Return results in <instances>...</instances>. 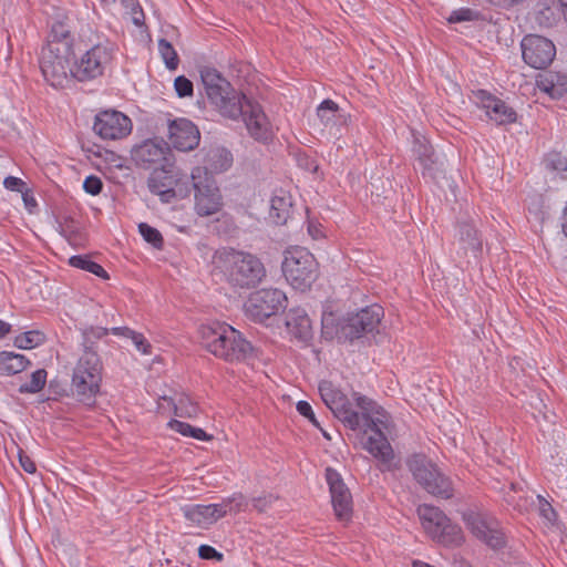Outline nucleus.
<instances>
[{"mask_svg": "<svg viewBox=\"0 0 567 567\" xmlns=\"http://www.w3.org/2000/svg\"><path fill=\"white\" fill-rule=\"evenodd\" d=\"M318 389L324 404L346 427L351 431L373 433L367 439L363 447L380 461L382 471L391 470L394 454L382 431L388 423V415L383 408L370 398L355 392L353 399L357 410H354L348 396L328 380L321 381Z\"/></svg>", "mask_w": 567, "mask_h": 567, "instance_id": "obj_1", "label": "nucleus"}, {"mask_svg": "<svg viewBox=\"0 0 567 567\" xmlns=\"http://www.w3.org/2000/svg\"><path fill=\"white\" fill-rule=\"evenodd\" d=\"M200 78L207 99L223 116L231 120L241 117L250 136L257 141L270 138V122L259 103L237 92L214 68H203Z\"/></svg>", "mask_w": 567, "mask_h": 567, "instance_id": "obj_2", "label": "nucleus"}, {"mask_svg": "<svg viewBox=\"0 0 567 567\" xmlns=\"http://www.w3.org/2000/svg\"><path fill=\"white\" fill-rule=\"evenodd\" d=\"M212 265L214 271L235 290L254 289L267 276L264 262L256 255L230 247L217 249Z\"/></svg>", "mask_w": 567, "mask_h": 567, "instance_id": "obj_3", "label": "nucleus"}, {"mask_svg": "<svg viewBox=\"0 0 567 567\" xmlns=\"http://www.w3.org/2000/svg\"><path fill=\"white\" fill-rule=\"evenodd\" d=\"M200 334L204 347L215 357L227 362H241L250 358L254 347L243 333L229 324L203 326Z\"/></svg>", "mask_w": 567, "mask_h": 567, "instance_id": "obj_4", "label": "nucleus"}, {"mask_svg": "<svg viewBox=\"0 0 567 567\" xmlns=\"http://www.w3.org/2000/svg\"><path fill=\"white\" fill-rule=\"evenodd\" d=\"M382 317L383 309L373 305L342 318L337 323L336 329L329 327V320L332 321V318H323L322 334L327 339L337 338L339 342H352L367 333L373 332L380 324Z\"/></svg>", "mask_w": 567, "mask_h": 567, "instance_id": "obj_5", "label": "nucleus"}, {"mask_svg": "<svg viewBox=\"0 0 567 567\" xmlns=\"http://www.w3.org/2000/svg\"><path fill=\"white\" fill-rule=\"evenodd\" d=\"M102 362L96 350H83L72 375V391L78 401L92 405L100 391Z\"/></svg>", "mask_w": 567, "mask_h": 567, "instance_id": "obj_6", "label": "nucleus"}, {"mask_svg": "<svg viewBox=\"0 0 567 567\" xmlns=\"http://www.w3.org/2000/svg\"><path fill=\"white\" fill-rule=\"evenodd\" d=\"M282 272L295 289L305 291L317 280L319 265L308 249L291 247L285 251Z\"/></svg>", "mask_w": 567, "mask_h": 567, "instance_id": "obj_7", "label": "nucleus"}, {"mask_svg": "<svg viewBox=\"0 0 567 567\" xmlns=\"http://www.w3.org/2000/svg\"><path fill=\"white\" fill-rule=\"evenodd\" d=\"M417 515L425 533L439 544L444 546H458L464 540L462 528L437 507L420 505Z\"/></svg>", "mask_w": 567, "mask_h": 567, "instance_id": "obj_8", "label": "nucleus"}, {"mask_svg": "<svg viewBox=\"0 0 567 567\" xmlns=\"http://www.w3.org/2000/svg\"><path fill=\"white\" fill-rule=\"evenodd\" d=\"M114 58V44L103 39L87 49L71 70V76L80 82L91 81L102 76Z\"/></svg>", "mask_w": 567, "mask_h": 567, "instance_id": "obj_9", "label": "nucleus"}, {"mask_svg": "<svg viewBox=\"0 0 567 567\" xmlns=\"http://www.w3.org/2000/svg\"><path fill=\"white\" fill-rule=\"evenodd\" d=\"M73 55L71 43L48 42L42 49L40 68L44 79L53 87H62L71 75L72 66L70 65Z\"/></svg>", "mask_w": 567, "mask_h": 567, "instance_id": "obj_10", "label": "nucleus"}, {"mask_svg": "<svg viewBox=\"0 0 567 567\" xmlns=\"http://www.w3.org/2000/svg\"><path fill=\"white\" fill-rule=\"evenodd\" d=\"M408 466L415 481L430 494L444 499L453 496L454 489L450 478L424 455H413L408 461Z\"/></svg>", "mask_w": 567, "mask_h": 567, "instance_id": "obj_11", "label": "nucleus"}, {"mask_svg": "<svg viewBox=\"0 0 567 567\" xmlns=\"http://www.w3.org/2000/svg\"><path fill=\"white\" fill-rule=\"evenodd\" d=\"M288 299L284 291L277 288L259 289L248 297L244 305L245 313L256 322H264L287 308Z\"/></svg>", "mask_w": 567, "mask_h": 567, "instance_id": "obj_12", "label": "nucleus"}, {"mask_svg": "<svg viewBox=\"0 0 567 567\" xmlns=\"http://www.w3.org/2000/svg\"><path fill=\"white\" fill-rule=\"evenodd\" d=\"M192 181L195 189V210L199 216H210L221 209L223 200L213 176L199 166L193 168Z\"/></svg>", "mask_w": 567, "mask_h": 567, "instance_id": "obj_13", "label": "nucleus"}, {"mask_svg": "<svg viewBox=\"0 0 567 567\" xmlns=\"http://www.w3.org/2000/svg\"><path fill=\"white\" fill-rule=\"evenodd\" d=\"M463 520L467 529L492 549L505 547V534L494 517L480 512L466 511L463 513Z\"/></svg>", "mask_w": 567, "mask_h": 567, "instance_id": "obj_14", "label": "nucleus"}, {"mask_svg": "<svg viewBox=\"0 0 567 567\" xmlns=\"http://www.w3.org/2000/svg\"><path fill=\"white\" fill-rule=\"evenodd\" d=\"M520 48L524 62L536 70L546 69L556 56L553 41L538 34L525 35Z\"/></svg>", "mask_w": 567, "mask_h": 567, "instance_id": "obj_15", "label": "nucleus"}, {"mask_svg": "<svg viewBox=\"0 0 567 567\" xmlns=\"http://www.w3.org/2000/svg\"><path fill=\"white\" fill-rule=\"evenodd\" d=\"M171 148L163 140H146L132 151V159L144 169L173 167Z\"/></svg>", "mask_w": 567, "mask_h": 567, "instance_id": "obj_16", "label": "nucleus"}, {"mask_svg": "<svg viewBox=\"0 0 567 567\" xmlns=\"http://www.w3.org/2000/svg\"><path fill=\"white\" fill-rule=\"evenodd\" d=\"M93 131L105 141L122 140L132 132V121L115 110L101 111L95 115Z\"/></svg>", "mask_w": 567, "mask_h": 567, "instance_id": "obj_17", "label": "nucleus"}, {"mask_svg": "<svg viewBox=\"0 0 567 567\" xmlns=\"http://www.w3.org/2000/svg\"><path fill=\"white\" fill-rule=\"evenodd\" d=\"M326 480L331 494V503L334 515L340 522H349L352 516V495L341 478V475L333 468L326 470Z\"/></svg>", "mask_w": 567, "mask_h": 567, "instance_id": "obj_18", "label": "nucleus"}, {"mask_svg": "<svg viewBox=\"0 0 567 567\" xmlns=\"http://www.w3.org/2000/svg\"><path fill=\"white\" fill-rule=\"evenodd\" d=\"M168 140L175 150L188 152L198 146L200 134L189 120L178 118L169 123Z\"/></svg>", "mask_w": 567, "mask_h": 567, "instance_id": "obj_19", "label": "nucleus"}, {"mask_svg": "<svg viewBox=\"0 0 567 567\" xmlns=\"http://www.w3.org/2000/svg\"><path fill=\"white\" fill-rule=\"evenodd\" d=\"M477 102L485 110L486 115L497 125L514 123L516 112L503 100L492 95L485 90H478L475 93Z\"/></svg>", "mask_w": 567, "mask_h": 567, "instance_id": "obj_20", "label": "nucleus"}, {"mask_svg": "<svg viewBox=\"0 0 567 567\" xmlns=\"http://www.w3.org/2000/svg\"><path fill=\"white\" fill-rule=\"evenodd\" d=\"M182 511L187 520L199 527L212 525L227 515L226 505L219 504L186 505Z\"/></svg>", "mask_w": 567, "mask_h": 567, "instance_id": "obj_21", "label": "nucleus"}, {"mask_svg": "<svg viewBox=\"0 0 567 567\" xmlns=\"http://www.w3.org/2000/svg\"><path fill=\"white\" fill-rule=\"evenodd\" d=\"M173 167H157L153 168L148 179L147 186L152 194L158 195L161 200L169 203L175 196L173 185Z\"/></svg>", "mask_w": 567, "mask_h": 567, "instance_id": "obj_22", "label": "nucleus"}, {"mask_svg": "<svg viewBox=\"0 0 567 567\" xmlns=\"http://www.w3.org/2000/svg\"><path fill=\"white\" fill-rule=\"evenodd\" d=\"M412 153L423 176L433 177L439 169V162L432 145L425 138H415Z\"/></svg>", "mask_w": 567, "mask_h": 567, "instance_id": "obj_23", "label": "nucleus"}, {"mask_svg": "<svg viewBox=\"0 0 567 567\" xmlns=\"http://www.w3.org/2000/svg\"><path fill=\"white\" fill-rule=\"evenodd\" d=\"M289 332L301 341H309L312 338L311 320L303 309H290L286 321Z\"/></svg>", "mask_w": 567, "mask_h": 567, "instance_id": "obj_24", "label": "nucleus"}, {"mask_svg": "<svg viewBox=\"0 0 567 567\" xmlns=\"http://www.w3.org/2000/svg\"><path fill=\"white\" fill-rule=\"evenodd\" d=\"M206 174L213 176V174L221 173L227 171L233 163V155L229 151L223 147L210 148L206 152L203 158Z\"/></svg>", "mask_w": 567, "mask_h": 567, "instance_id": "obj_25", "label": "nucleus"}, {"mask_svg": "<svg viewBox=\"0 0 567 567\" xmlns=\"http://www.w3.org/2000/svg\"><path fill=\"white\" fill-rule=\"evenodd\" d=\"M538 87L551 99L565 97L567 96V75L559 72H549L538 81Z\"/></svg>", "mask_w": 567, "mask_h": 567, "instance_id": "obj_26", "label": "nucleus"}, {"mask_svg": "<svg viewBox=\"0 0 567 567\" xmlns=\"http://www.w3.org/2000/svg\"><path fill=\"white\" fill-rule=\"evenodd\" d=\"M457 239L461 248L467 252L473 251L475 255L482 249V240L475 228L470 221H461L457 224Z\"/></svg>", "mask_w": 567, "mask_h": 567, "instance_id": "obj_27", "label": "nucleus"}, {"mask_svg": "<svg viewBox=\"0 0 567 567\" xmlns=\"http://www.w3.org/2000/svg\"><path fill=\"white\" fill-rule=\"evenodd\" d=\"M291 208V197L280 190L270 200L269 217L276 225H285L290 217Z\"/></svg>", "mask_w": 567, "mask_h": 567, "instance_id": "obj_28", "label": "nucleus"}, {"mask_svg": "<svg viewBox=\"0 0 567 567\" xmlns=\"http://www.w3.org/2000/svg\"><path fill=\"white\" fill-rule=\"evenodd\" d=\"M30 361L20 353L12 351L0 352V374L1 375H14L24 371Z\"/></svg>", "mask_w": 567, "mask_h": 567, "instance_id": "obj_29", "label": "nucleus"}, {"mask_svg": "<svg viewBox=\"0 0 567 567\" xmlns=\"http://www.w3.org/2000/svg\"><path fill=\"white\" fill-rule=\"evenodd\" d=\"M339 106L336 102L327 99L320 103L317 109V115L324 127H333L337 124L339 114Z\"/></svg>", "mask_w": 567, "mask_h": 567, "instance_id": "obj_30", "label": "nucleus"}, {"mask_svg": "<svg viewBox=\"0 0 567 567\" xmlns=\"http://www.w3.org/2000/svg\"><path fill=\"white\" fill-rule=\"evenodd\" d=\"M69 264L72 267L86 270L102 279H109L106 270L100 264L91 260L87 256H72Z\"/></svg>", "mask_w": 567, "mask_h": 567, "instance_id": "obj_31", "label": "nucleus"}, {"mask_svg": "<svg viewBox=\"0 0 567 567\" xmlns=\"http://www.w3.org/2000/svg\"><path fill=\"white\" fill-rule=\"evenodd\" d=\"M47 375L48 373L44 369L32 372L30 380L19 386V392L31 394L40 392L45 385Z\"/></svg>", "mask_w": 567, "mask_h": 567, "instance_id": "obj_32", "label": "nucleus"}, {"mask_svg": "<svg viewBox=\"0 0 567 567\" xmlns=\"http://www.w3.org/2000/svg\"><path fill=\"white\" fill-rule=\"evenodd\" d=\"M158 51L166 68L171 71L176 70L179 64V58L172 43L166 39H159Z\"/></svg>", "mask_w": 567, "mask_h": 567, "instance_id": "obj_33", "label": "nucleus"}, {"mask_svg": "<svg viewBox=\"0 0 567 567\" xmlns=\"http://www.w3.org/2000/svg\"><path fill=\"white\" fill-rule=\"evenodd\" d=\"M44 340V333L38 330H31L17 336L14 346L20 349H32L43 343Z\"/></svg>", "mask_w": 567, "mask_h": 567, "instance_id": "obj_34", "label": "nucleus"}, {"mask_svg": "<svg viewBox=\"0 0 567 567\" xmlns=\"http://www.w3.org/2000/svg\"><path fill=\"white\" fill-rule=\"evenodd\" d=\"M543 164L550 172H567V156L558 151L548 152L543 159Z\"/></svg>", "mask_w": 567, "mask_h": 567, "instance_id": "obj_35", "label": "nucleus"}, {"mask_svg": "<svg viewBox=\"0 0 567 567\" xmlns=\"http://www.w3.org/2000/svg\"><path fill=\"white\" fill-rule=\"evenodd\" d=\"M198 405L187 395H182L174 403V413L179 417H195L198 414Z\"/></svg>", "mask_w": 567, "mask_h": 567, "instance_id": "obj_36", "label": "nucleus"}, {"mask_svg": "<svg viewBox=\"0 0 567 567\" xmlns=\"http://www.w3.org/2000/svg\"><path fill=\"white\" fill-rule=\"evenodd\" d=\"M138 230L144 240L151 244L154 248L161 249L163 247V236L156 228L150 226L146 223H141L138 225Z\"/></svg>", "mask_w": 567, "mask_h": 567, "instance_id": "obj_37", "label": "nucleus"}, {"mask_svg": "<svg viewBox=\"0 0 567 567\" xmlns=\"http://www.w3.org/2000/svg\"><path fill=\"white\" fill-rule=\"evenodd\" d=\"M125 10L131 14L132 22L136 27H143L145 23V14L138 0H121Z\"/></svg>", "mask_w": 567, "mask_h": 567, "instance_id": "obj_38", "label": "nucleus"}, {"mask_svg": "<svg viewBox=\"0 0 567 567\" xmlns=\"http://www.w3.org/2000/svg\"><path fill=\"white\" fill-rule=\"evenodd\" d=\"M219 505H226L227 514H238L248 508V501L241 493H237L225 498Z\"/></svg>", "mask_w": 567, "mask_h": 567, "instance_id": "obj_39", "label": "nucleus"}, {"mask_svg": "<svg viewBox=\"0 0 567 567\" xmlns=\"http://www.w3.org/2000/svg\"><path fill=\"white\" fill-rule=\"evenodd\" d=\"M69 27L62 21H56L52 24L49 42L71 43Z\"/></svg>", "mask_w": 567, "mask_h": 567, "instance_id": "obj_40", "label": "nucleus"}, {"mask_svg": "<svg viewBox=\"0 0 567 567\" xmlns=\"http://www.w3.org/2000/svg\"><path fill=\"white\" fill-rule=\"evenodd\" d=\"M110 332H111V330H109L107 328H103V327H90V328L84 329V331H83L84 350H86V348L95 350L93 348V342L91 341V339H101V338L107 336Z\"/></svg>", "mask_w": 567, "mask_h": 567, "instance_id": "obj_41", "label": "nucleus"}, {"mask_svg": "<svg viewBox=\"0 0 567 567\" xmlns=\"http://www.w3.org/2000/svg\"><path fill=\"white\" fill-rule=\"evenodd\" d=\"M174 87L179 97H188L194 93L193 82L184 75H179L175 79Z\"/></svg>", "mask_w": 567, "mask_h": 567, "instance_id": "obj_42", "label": "nucleus"}, {"mask_svg": "<svg viewBox=\"0 0 567 567\" xmlns=\"http://www.w3.org/2000/svg\"><path fill=\"white\" fill-rule=\"evenodd\" d=\"M475 14L476 13L470 8H461V9L452 11L450 17L447 18V21L450 23L472 21V20H474Z\"/></svg>", "mask_w": 567, "mask_h": 567, "instance_id": "obj_43", "label": "nucleus"}, {"mask_svg": "<svg viewBox=\"0 0 567 567\" xmlns=\"http://www.w3.org/2000/svg\"><path fill=\"white\" fill-rule=\"evenodd\" d=\"M83 188L87 194L96 196L102 192L103 182L100 177L90 175L84 179Z\"/></svg>", "mask_w": 567, "mask_h": 567, "instance_id": "obj_44", "label": "nucleus"}, {"mask_svg": "<svg viewBox=\"0 0 567 567\" xmlns=\"http://www.w3.org/2000/svg\"><path fill=\"white\" fill-rule=\"evenodd\" d=\"M278 496L274 494H266L264 496L252 498V506L259 513L266 512L276 501Z\"/></svg>", "mask_w": 567, "mask_h": 567, "instance_id": "obj_45", "label": "nucleus"}, {"mask_svg": "<svg viewBox=\"0 0 567 567\" xmlns=\"http://www.w3.org/2000/svg\"><path fill=\"white\" fill-rule=\"evenodd\" d=\"M539 498V515L548 523L553 524L557 519V513L553 506L543 497Z\"/></svg>", "mask_w": 567, "mask_h": 567, "instance_id": "obj_46", "label": "nucleus"}, {"mask_svg": "<svg viewBox=\"0 0 567 567\" xmlns=\"http://www.w3.org/2000/svg\"><path fill=\"white\" fill-rule=\"evenodd\" d=\"M198 556L202 559H210V560H223V554L217 551L214 547L209 545H200L198 548Z\"/></svg>", "mask_w": 567, "mask_h": 567, "instance_id": "obj_47", "label": "nucleus"}, {"mask_svg": "<svg viewBox=\"0 0 567 567\" xmlns=\"http://www.w3.org/2000/svg\"><path fill=\"white\" fill-rule=\"evenodd\" d=\"M131 340L140 352L143 354L151 353L152 346L142 333L134 331Z\"/></svg>", "mask_w": 567, "mask_h": 567, "instance_id": "obj_48", "label": "nucleus"}, {"mask_svg": "<svg viewBox=\"0 0 567 567\" xmlns=\"http://www.w3.org/2000/svg\"><path fill=\"white\" fill-rule=\"evenodd\" d=\"M297 411L305 417H307L315 426L319 427V422L312 411L311 405L307 401H299L297 403Z\"/></svg>", "mask_w": 567, "mask_h": 567, "instance_id": "obj_49", "label": "nucleus"}, {"mask_svg": "<svg viewBox=\"0 0 567 567\" xmlns=\"http://www.w3.org/2000/svg\"><path fill=\"white\" fill-rule=\"evenodd\" d=\"M168 426L171 430L182 434L183 436H192L193 427L190 424L186 422H182L178 420H171L168 422Z\"/></svg>", "mask_w": 567, "mask_h": 567, "instance_id": "obj_50", "label": "nucleus"}, {"mask_svg": "<svg viewBox=\"0 0 567 567\" xmlns=\"http://www.w3.org/2000/svg\"><path fill=\"white\" fill-rule=\"evenodd\" d=\"M18 457L19 464L23 468V471H25L29 474H34L37 472V466L34 462L22 450H19Z\"/></svg>", "mask_w": 567, "mask_h": 567, "instance_id": "obj_51", "label": "nucleus"}, {"mask_svg": "<svg viewBox=\"0 0 567 567\" xmlns=\"http://www.w3.org/2000/svg\"><path fill=\"white\" fill-rule=\"evenodd\" d=\"M3 185L9 190L23 193L25 183L19 177L8 176L4 178Z\"/></svg>", "mask_w": 567, "mask_h": 567, "instance_id": "obj_52", "label": "nucleus"}, {"mask_svg": "<svg viewBox=\"0 0 567 567\" xmlns=\"http://www.w3.org/2000/svg\"><path fill=\"white\" fill-rule=\"evenodd\" d=\"M199 441H210L213 439V435L207 434L203 429L200 427H193L192 436Z\"/></svg>", "mask_w": 567, "mask_h": 567, "instance_id": "obj_53", "label": "nucleus"}, {"mask_svg": "<svg viewBox=\"0 0 567 567\" xmlns=\"http://www.w3.org/2000/svg\"><path fill=\"white\" fill-rule=\"evenodd\" d=\"M525 0H492L491 3L501 8H512L523 3Z\"/></svg>", "mask_w": 567, "mask_h": 567, "instance_id": "obj_54", "label": "nucleus"}, {"mask_svg": "<svg viewBox=\"0 0 567 567\" xmlns=\"http://www.w3.org/2000/svg\"><path fill=\"white\" fill-rule=\"evenodd\" d=\"M111 333L115 336H123L125 338H130L133 336L134 330L127 328V327H115L111 329Z\"/></svg>", "mask_w": 567, "mask_h": 567, "instance_id": "obj_55", "label": "nucleus"}, {"mask_svg": "<svg viewBox=\"0 0 567 567\" xmlns=\"http://www.w3.org/2000/svg\"><path fill=\"white\" fill-rule=\"evenodd\" d=\"M308 233L313 239L322 237L320 225H315L313 223L308 224Z\"/></svg>", "mask_w": 567, "mask_h": 567, "instance_id": "obj_56", "label": "nucleus"}, {"mask_svg": "<svg viewBox=\"0 0 567 567\" xmlns=\"http://www.w3.org/2000/svg\"><path fill=\"white\" fill-rule=\"evenodd\" d=\"M23 202L25 204V207L31 210L32 207L37 206V200L32 195H30L28 192L22 193Z\"/></svg>", "mask_w": 567, "mask_h": 567, "instance_id": "obj_57", "label": "nucleus"}, {"mask_svg": "<svg viewBox=\"0 0 567 567\" xmlns=\"http://www.w3.org/2000/svg\"><path fill=\"white\" fill-rule=\"evenodd\" d=\"M299 162H300V165L305 166V168L308 171L317 172V169H318V165L312 161L309 162V159L307 157L300 158Z\"/></svg>", "mask_w": 567, "mask_h": 567, "instance_id": "obj_58", "label": "nucleus"}, {"mask_svg": "<svg viewBox=\"0 0 567 567\" xmlns=\"http://www.w3.org/2000/svg\"><path fill=\"white\" fill-rule=\"evenodd\" d=\"M11 330V326L2 320H0V339L7 336Z\"/></svg>", "mask_w": 567, "mask_h": 567, "instance_id": "obj_59", "label": "nucleus"}, {"mask_svg": "<svg viewBox=\"0 0 567 567\" xmlns=\"http://www.w3.org/2000/svg\"><path fill=\"white\" fill-rule=\"evenodd\" d=\"M560 2V6L563 8V14L565 19L567 20V0H558Z\"/></svg>", "mask_w": 567, "mask_h": 567, "instance_id": "obj_60", "label": "nucleus"}, {"mask_svg": "<svg viewBox=\"0 0 567 567\" xmlns=\"http://www.w3.org/2000/svg\"><path fill=\"white\" fill-rule=\"evenodd\" d=\"M505 501H506L509 505H514V506H516L514 498H513L509 494H506V496H505Z\"/></svg>", "mask_w": 567, "mask_h": 567, "instance_id": "obj_61", "label": "nucleus"}, {"mask_svg": "<svg viewBox=\"0 0 567 567\" xmlns=\"http://www.w3.org/2000/svg\"><path fill=\"white\" fill-rule=\"evenodd\" d=\"M511 489L514 491V492L517 491L516 485L514 483L511 484Z\"/></svg>", "mask_w": 567, "mask_h": 567, "instance_id": "obj_62", "label": "nucleus"}, {"mask_svg": "<svg viewBox=\"0 0 567 567\" xmlns=\"http://www.w3.org/2000/svg\"><path fill=\"white\" fill-rule=\"evenodd\" d=\"M101 1L104 3H110V2H114L115 0H101Z\"/></svg>", "mask_w": 567, "mask_h": 567, "instance_id": "obj_63", "label": "nucleus"}]
</instances>
